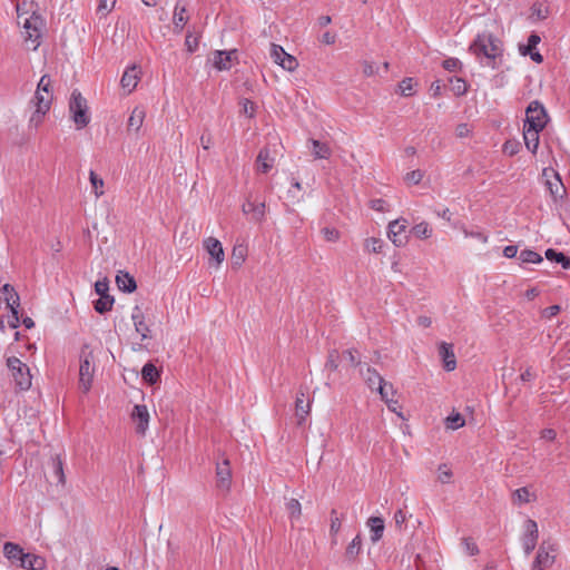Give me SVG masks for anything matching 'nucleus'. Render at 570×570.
Segmentation results:
<instances>
[{"label": "nucleus", "instance_id": "7c9ffc66", "mask_svg": "<svg viewBox=\"0 0 570 570\" xmlns=\"http://www.w3.org/2000/svg\"><path fill=\"white\" fill-rule=\"evenodd\" d=\"M232 52L217 50L214 53V67L217 70H228L230 68Z\"/></svg>", "mask_w": 570, "mask_h": 570}, {"label": "nucleus", "instance_id": "a878e982", "mask_svg": "<svg viewBox=\"0 0 570 570\" xmlns=\"http://www.w3.org/2000/svg\"><path fill=\"white\" fill-rule=\"evenodd\" d=\"M145 116V110L141 107H135L128 119L127 130L137 132L144 124Z\"/></svg>", "mask_w": 570, "mask_h": 570}, {"label": "nucleus", "instance_id": "09e8293b", "mask_svg": "<svg viewBox=\"0 0 570 570\" xmlns=\"http://www.w3.org/2000/svg\"><path fill=\"white\" fill-rule=\"evenodd\" d=\"M4 302L7 304V307L10 309V313H13L14 311H19L20 297L17 292H13L10 295L6 296Z\"/></svg>", "mask_w": 570, "mask_h": 570}, {"label": "nucleus", "instance_id": "a211bd4d", "mask_svg": "<svg viewBox=\"0 0 570 570\" xmlns=\"http://www.w3.org/2000/svg\"><path fill=\"white\" fill-rule=\"evenodd\" d=\"M116 284L119 291L124 293H132L137 288V283L134 276L128 272L120 271L116 276Z\"/></svg>", "mask_w": 570, "mask_h": 570}, {"label": "nucleus", "instance_id": "ddd939ff", "mask_svg": "<svg viewBox=\"0 0 570 570\" xmlns=\"http://www.w3.org/2000/svg\"><path fill=\"white\" fill-rule=\"evenodd\" d=\"M131 419L136 423L137 434L145 435L148 430L149 412L146 405L137 404L131 412Z\"/></svg>", "mask_w": 570, "mask_h": 570}, {"label": "nucleus", "instance_id": "2eb2a0df", "mask_svg": "<svg viewBox=\"0 0 570 570\" xmlns=\"http://www.w3.org/2000/svg\"><path fill=\"white\" fill-rule=\"evenodd\" d=\"M131 320L136 332L140 334L142 341L151 337L150 328L145 323V315L138 305L132 308Z\"/></svg>", "mask_w": 570, "mask_h": 570}, {"label": "nucleus", "instance_id": "f3484780", "mask_svg": "<svg viewBox=\"0 0 570 570\" xmlns=\"http://www.w3.org/2000/svg\"><path fill=\"white\" fill-rule=\"evenodd\" d=\"M439 354L442 357L444 368L449 372L453 371L456 366L453 346L442 342L439 346Z\"/></svg>", "mask_w": 570, "mask_h": 570}, {"label": "nucleus", "instance_id": "13d9d810", "mask_svg": "<svg viewBox=\"0 0 570 570\" xmlns=\"http://www.w3.org/2000/svg\"><path fill=\"white\" fill-rule=\"evenodd\" d=\"M520 149V142L515 140H507L503 144V153L509 156H514Z\"/></svg>", "mask_w": 570, "mask_h": 570}, {"label": "nucleus", "instance_id": "1a4fd4ad", "mask_svg": "<svg viewBox=\"0 0 570 570\" xmlns=\"http://www.w3.org/2000/svg\"><path fill=\"white\" fill-rule=\"evenodd\" d=\"M556 544L551 542L550 539L543 541L532 563V570H544L550 568L556 560Z\"/></svg>", "mask_w": 570, "mask_h": 570}, {"label": "nucleus", "instance_id": "37998d69", "mask_svg": "<svg viewBox=\"0 0 570 570\" xmlns=\"http://www.w3.org/2000/svg\"><path fill=\"white\" fill-rule=\"evenodd\" d=\"M286 511L291 519H298L301 517V503L296 499H289L286 502Z\"/></svg>", "mask_w": 570, "mask_h": 570}, {"label": "nucleus", "instance_id": "49530a36", "mask_svg": "<svg viewBox=\"0 0 570 570\" xmlns=\"http://www.w3.org/2000/svg\"><path fill=\"white\" fill-rule=\"evenodd\" d=\"M540 41H541L540 36L538 33L532 32L528 38V43L519 46L520 53L522 55V51H527V50H535V48Z\"/></svg>", "mask_w": 570, "mask_h": 570}, {"label": "nucleus", "instance_id": "f257e3e1", "mask_svg": "<svg viewBox=\"0 0 570 570\" xmlns=\"http://www.w3.org/2000/svg\"><path fill=\"white\" fill-rule=\"evenodd\" d=\"M470 51L480 59L494 61L502 55L501 41L491 32L479 33L470 45Z\"/></svg>", "mask_w": 570, "mask_h": 570}, {"label": "nucleus", "instance_id": "f03ea898", "mask_svg": "<svg viewBox=\"0 0 570 570\" xmlns=\"http://www.w3.org/2000/svg\"><path fill=\"white\" fill-rule=\"evenodd\" d=\"M18 23L22 27V36L26 41H31L36 50L40 46V38L43 28L42 18L33 12L31 16L23 17V14L18 13Z\"/></svg>", "mask_w": 570, "mask_h": 570}, {"label": "nucleus", "instance_id": "423d86ee", "mask_svg": "<svg viewBox=\"0 0 570 570\" xmlns=\"http://www.w3.org/2000/svg\"><path fill=\"white\" fill-rule=\"evenodd\" d=\"M7 366L11 371L16 386L21 391L29 390L32 380L29 367L16 356L7 360Z\"/></svg>", "mask_w": 570, "mask_h": 570}, {"label": "nucleus", "instance_id": "bb28decb", "mask_svg": "<svg viewBox=\"0 0 570 570\" xmlns=\"http://www.w3.org/2000/svg\"><path fill=\"white\" fill-rule=\"evenodd\" d=\"M394 520L396 524L397 531H407L409 530V523H411L412 529L415 530V525H421V522L419 519H413L412 515H410V519L406 521V515L402 510H397L394 514Z\"/></svg>", "mask_w": 570, "mask_h": 570}, {"label": "nucleus", "instance_id": "ea45409f", "mask_svg": "<svg viewBox=\"0 0 570 570\" xmlns=\"http://www.w3.org/2000/svg\"><path fill=\"white\" fill-rule=\"evenodd\" d=\"M89 179H90L91 187H92V190H94V194L96 195V197H100L101 195H104L102 178H100L94 170H90Z\"/></svg>", "mask_w": 570, "mask_h": 570}, {"label": "nucleus", "instance_id": "39448f33", "mask_svg": "<svg viewBox=\"0 0 570 570\" xmlns=\"http://www.w3.org/2000/svg\"><path fill=\"white\" fill-rule=\"evenodd\" d=\"M542 177L552 202L557 204L563 200L567 196V188L562 183L560 174L551 167H546L542 170Z\"/></svg>", "mask_w": 570, "mask_h": 570}, {"label": "nucleus", "instance_id": "8fccbe9b", "mask_svg": "<svg viewBox=\"0 0 570 570\" xmlns=\"http://www.w3.org/2000/svg\"><path fill=\"white\" fill-rule=\"evenodd\" d=\"M338 357H340V354H338L337 350L330 351L327 361L325 363V368H327L330 371H336L338 367Z\"/></svg>", "mask_w": 570, "mask_h": 570}, {"label": "nucleus", "instance_id": "6e6552de", "mask_svg": "<svg viewBox=\"0 0 570 570\" xmlns=\"http://www.w3.org/2000/svg\"><path fill=\"white\" fill-rule=\"evenodd\" d=\"M52 101V94H42L37 90L31 104L36 107L29 121L35 127H38L42 122L43 116L49 111Z\"/></svg>", "mask_w": 570, "mask_h": 570}, {"label": "nucleus", "instance_id": "bf43d9fd", "mask_svg": "<svg viewBox=\"0 0 570 570\" xmlns=\"http://www.w3.org/2000/svg\"><path fill=\"white\" fill-rule=\"evenodd\" d=\"M200 144L205 150H208L214 145V138L208 128L204 129V132L200 136Z\"/></svg>", "mask_w": 570, "mask_h": 570}, {"label": "nucleus", "instance_id": "052dcab7", "mask_svg": "<svg viewBox=\"0 0 570 570\" xmlns=\"http://www.w3.org/2000/svg\"><path fill=\"white\" fill-rule=\"evenodd\" d=\"M424 174L422 170L420 169H415V170H412L410 173L406 174L405 176V180L407 183H411V184H414V185H417L420 184V181L422 180Z\"/></svg>", "mask_w": 570, "mask_h": 570}, {"label": "nucleus", "instance_id": "cd10ccee", "mask_svg": "<svg viewBox=\"0 0 570 570\" xmlns=\"http://www.w3.org/2000/svg\"><path fill=\"white\" fill-rule=\"evenodd\" d=\"M544 255L548 261L560 264L563 269L570 268V257L564 253L548 248Z\"/></svg>", "mask_w": 570, "mask_h": 570}, {"label": "nucleus", "instance_id": "c85d7f7f", "mask_svg": "<svg viewBox=\"0 0 570 570\" xmlns=\"http://www.w3.org/2000/svg\"><path fill=\"white\" fill-rule=\"evenodd\" d=\"M309 141L312 144V155L316 159L330 158L332 151H331L330 146L326 142H323V141H320L316 139H311Z\"/></svg>", "mask_w": 570, "mask_h": 570}, {"label": "nucleus", "instance_id": "4d7b16f0", "mask_svg": "<svg viewBox=\"0 0 570 570\" xmlns=\"http://www.w3.org/2000/svg\"><path fill=\"white\" fill-rule=\"evenodd\" d=\"M116 0H99L97 11L102 16L108 14L115 7Z\"/></svg>", "mask_w": 570, "mask_h": 570}, {"label": "nucleus", "instance_id": "2f4dec72", "mask_svg": "<svg viewBox=\"0 0 570 570\" xmlns=\"http://www.w3.org/2000/svg\"><path fill=\"white\" fill-rule=\"evenodd\" d=\"M115 299L111 295H102L94 302V308L97 313L105 314L112 308Z\"/></svg>", "mask_w": 570, "mask_h": 570}, {"label": "nucleus", "instance_id": "9b49d317", "mask_svg": "<svg viewBox=\"0 0 570 570\" xmlns=\"http://www.w3.org/2000/svg\"><path fill=\"white\" fill-rule=\"evenodd\" d=\"M407 220L399 218L389 224L387 236L390 240L396 246L402 247L407 243Z\"/></svg>", "mask_w": 570, "mask_h": 570}, {"label": "nucleus", "instance_id": "e433bc0d", "mask_svg": "<svg viewBox=\"0 0 570 570\" xmlns=\"http://www.w3.org/2000/svg\"><path fill=\"white\" fill-rule=\"evenodd\" d=\"M411 233L417 238L425 239L431 237L432 228L426 222H421L412 227Z\"/></svg>", "mask_w": 570, "mask_h": 570}, {"label": "nucleus", "instance_id": "4c0bfd02", "mask_svg": "<svg viewBox=\"0 0 570 570\" xmlns=\"http://www.w3.org/2000/svg\"><path fill=\"white\" fill-rule=\"evenodd\" d=\"M173 20L176 28L180 30L184 28L188 20L186 16V8L184 6L180 7L179 3L176 4Z\"/></svg>", "mask_w": 570, "mask_h": 570}, {"label": "nucleus", "instance_id": "58836bf2", "mask_svg": "<svg viewBox=\"0 0 570 570\" xmlns=\"http://www.w3.org/2000/svg\"><path fill=\"white\" fill-rule=\"evenodd\" d=\"M416 85V82L414 81L413 78H404L400 83H399V92L404 96V97H410V96H413L415 90H414V86Z\"/></svg>", "mask_w": 570, "mask_h": 570}, {"label": "nucleus", "instance_id": "338daca9", "mask_svg": "<svg viewBox=\"0 0 570 570\" xmlns=\"http://www.w3.org/2000/svg\"><path fill=\"white\" fill-rule=\"evenodd\" d=\"M443 68L448 71H455L461 67V61L456 58H448L443 61Z\"/></svg>", "mask_w": 570, "mask_h": 570}, {"label": "nucleus", "instance_id": "a19ab883", "mask_svg": "<svg viewBox=\"0 0 570 570\" xmlns=\"http://www.w3.org/2000/svg\"><path fill=\"white\" fill-rule=\"evenodd\" d=\"M376 391L380 393L381 399L384 402L393 400L392 397H390V394L392 396H394L395 393H396L395 389L393 387V384L392 383H387L386 381L381 386H377Z\"/></svg>", "mask_w": 570, "mask_h": 570}, {"label": "nucleus", "instance_id": "0eeeda50", "mask_svg": "<svg viewBox=\"0 0 570 570\" xmlns=\"http://www.w3.org/2000/svg\"><path fill=\"white\" fill-rule=\"evenodd\" d=\"M548 120V114L543 105L538 100H533L527 107L523 127L543 130Z\"/></svg>", "mask_w": 570, "mask_h": 570}, {"label": "nucleus", "instance_id": "473e14b6", "mask_svg": "<svg viewBox=\"0 0 570 570\" xmlns=\"http://www.w3.org/2000/svg\"><path fill=\"white\" fill-rule=\"evenodd\" d=\"M364 380L371 390H373L376 384L377 386H381L385 382V380L380 375V373L371 366L366 367V374L364 375Z\"/></svg>", "mask_w": 570, "mask_h": 570}, {"label": "nucleus", "instance_id": "f8f14e48", "mask_svg": "<svg viewBox=\"0 0 570 570\" xmlns=\"http://www.w3.org/2000/svg\"><path fill=\"white\" fill-rule=\"evenodd\" d=\"M311 411V401L307 395V389L299 387L295 400V414L297 424L302 425Z\"/></svg>", "mask_w": 570, "mask_h": 570}, {"label": "nucleus", "instance_id": "aec40b11", "mask_svg": "<svg viewBox=\"0 0 570 570\" xmlns=\"http://www.w3.org/2000/svg\"><path fill=\"white\" fill-rule=\"evenodd\" d=\"M243 212L246 215H252V220L262 222L265 217V203H254L247 200L243 205Z\"/></svg>", "mask_w": 570, "mask_h": 570}, {"label": "nucleus", "instance_id": "b1692460", "mask_svg": "<svg viewBox=\"0 0 570 570\" xmlns=\"http://www.w3.org/2000/svg\"><path fill=\"white\" fill-rule=\"evenodd\" d=\"M540 129L524 128L523 127V139L525 147L532 154H535L539 147V134Z\"/></svg>", "mask_w": 570, "mask_h": 570}, {"label": "nucleus", "instance_id": "4be33fe9", "mask_svg": "<svg viewBox=\"0 0 570 570\" xmlns=\"http://www.w3.org/2000/svg\"><path fill=\"white\" fill-rule=\"evenodd\" d=\"M45 564L43 558L26 552L18 566L27 570H42Z\"/></svg>", "mask_w": 570, "mask_h": 570}, {"label": "nucleus", "instance_id": "774afa93", "mask_svg": "<svg viewBox=\"0 0 570 570\" xmlns=\"http://www.w3.org/2000/svg\"><path fill=\"white\" fill-rule=\"evenodd\" d=\"M514 495L518 498V501L520 503H528V502H530V492L524 487L515 490Z\"/></svg>", "mask_w": 570, "mask_h": 570}, {"label": "nucleus", "instance_id": "9d476101", "mask_svg": "<svg viewBox=\"0 0 570 570\" xmlns=\"http://www.w3.org/2000/svg\"><path fill=\"white\" fill-rule=\"evenodd\" d=\"M271 58L276 65L291 72L296 70L298 67L297 59L287 53L282 46L276 43L271 45Z\"/></svg>", "mask_w": 570, "mask_h": 570}, {"label": "nucleus", "instance_id": "72a5a7b5", "mask_svg": "<svg viewBox=\"0 0 570 570\" xmlns=\"http://www.w3.org/2000/svg\"><path fill=\"white\" fill-rule=\"evenodd\" d=\"M549 16V8L541 2H534L531 6V14L530 18L534 21H540L547 19Z\"/></svg>", "mask_w": 570, "mask_h": 570}, {"label": "nucleus", "instance_id": "c756f323", "mask_svg": "<svg viewBox=\"0 0 570 570\" xmlns=\"http://www.w3.org/2000/svg\"><path fill=\"white\" fill-rule=\"evenodd\" d=\"M142 380L149 385L155 384L160 379V372L153 363H146L141 370Z\"/></svg>", "mask_w": 570, "mask_h": 570}, {"label": "nucleus", "instance_id": "f704fd0d", "mask_svg": "<svg viewBox=\"0 0 570 570\" xmlns=\"http://www.w3.org/2000/svg\"><path fill=\"white\" fill-rule=\"evenodd\" d=\"M519 259L523 264H540L543 261L542 256L532 249L521 250Z\"/></svg>", "mask_w": 570, "mask_h": 570}, {"label": "nucleus", "instance_id": "c03bdc74", "mask_svg": "<svg viewBox=\"0 0 570 570\" xmlns=\"http://www.w3.org/2000/svg\"><path fill=\"white\" fill-rule=\"evenodd\" d=\"M383 246H384V242L380 238L371 237V238H367L365 242V248L370 253L379 254L382 252Z\"/></svg>", "mask_w": 570, "mask_h": 570}, {"label": "nucleus", "instance_id": "5701e85b", "mask_svg": "<svg viewBox=\"0 0 570 570\" xmlns=\"http://www.w3.org/2000/svg\"><path fill=\"white\" fill-rule=\"evenodd\" d=\"M205 247L208 254L220 264L224 261V250L220 242L214 237H209L205 240Z\"/></svg>", "mask_w": 570, "mask_h": 570}, {"label": "nucleus", "instance_id": "79ce46f5", "mask_svg": "<svg viewBox=\"0 0 570 570\" xmlns=\"http://www.w3.org/2000/svg\"><path fill=\"white\" fill-rule=\"evenodd\" d=\"M445 423L448 429L456 430L464 425L465 420L460 413H453L446 417Z\"/></svg>", "mask_w": 570, "mask_h": 570}, {"label": "nucleus", "instance_id": "e2e57ef3", "mask_svg": "<svg viewBox=\"0 0 570 570\" xmlns=\"http://www.w3.org/2000/svg\"><path fill=\"white\" fill-rule=\"evenodd\" d=\"M95 291H96V293L99 296L109 295L108 294V291H109V282H108V279L105 278V279H101V281H97L95 283Z\"/></svg>", "mask_w": 570, "mask_h": 570}, {"label": "nucleus", "instance_id": "dca6fc26", "mask_svg": "<svg viewBox=\"0 0 570 570\" xmlns=\"http://www.w3.org/2000/svg\"><path fill=\"white\" fill-rule=\"evenodd\" d=\"M257 171L262 174H267L275 164V157L271 154V150L268 147H264L259 150L257 158Z\"/></svg>", "mask_w": 570, "mask_h": 570}, {"label": "nucleus", "instance_id": "6ab92c4d", "mask_svg": "<svg viewBox=\"0 0 570 570\" xmlns=\"http://www.w3.org/2000/svg\"><path fill=\"white\" fill-rule=\"evenodd\" d=\"M136 66L127 68L120 79V85L122 89L127 90L129 94L136 88L139 76Z\"/></svg>", "mask_w": 570, "mask_h": 570}, {"label": "nucleus", "instance_id": "603ef678", "mask_svg": "<svg viewBox=\"0 0 570 570\" xmlns=\"http://www.w3.org/2000/svg\"><path fill=\"white\" fill-rule=\"evenodd\" d=\"M462 544L469 556H474L479 552L478 546L474 542L473 537H464L462 539Z\"/></svg>", "mask_w": 570, "mask_h": 570}, {"label": "nucleus", "instance_id": "c9c22d12", "mask_svg": "<svg viewBox=\"0 0 570 570\" xmlns=\"http://www.w3.org/2000/svg\"><path fill=\"white\" fill-rule=\"evenodd\" d=\"M450 81V85H451V90L453 91V94L458 97L460 96H463L466 94L468 91V83L466 81L463 79V78H459V77H451L449 79Z\"/></svg>", "mask_w": 570, "mask_h": 570}, {"label": "nucleus", "instance_id": "864d4df0", "mask_svg": "<svg viewBox=\"0 0 570 570\" xmlns=\"http://www.w3.org/2000/svg\"><path fill=\"white\" fill-rule=\"evenodd\" d=\"M343 357L346 358L352 366H357L361 364V360L358 357V352L355 348H348L343 352Z\"/></svg>", "mask_w": 570, "mask_h": 570}, {"label": "nucleus", "instance_id": "680f3d73", "mask_svg": "<svg viewBox=\"0 0 570 570\" xmlns=\"http://www.w3.org/2000/svg\"><path fill=\"white\" fill-rule=\"evenodd\" d=\"M50 87H51L50 77L48 75H43L40 78L37 90H40V92H42V94H51Z\"/></svg>", "mask_w": 570, "mask_h": 570}, {"label": "nucleus", "instance_id": "7ed1b4c3", "mask_svg": "<svg viewBox=\"0 0 570 570\" xmlns=\"http://www.w3.org/2000/svg\"><path fill=\"white\" fill-rule=\"evenodd\" d=\"M69 112L77 129H82L89 125L90 116L87 100L78 89H75L71 92L69 99Z\"/></svg>", "mask_w": 570, "mask_h": 570}, {"label": "nucleus", "instance_id": "20e7f679", "mask_svg": "<svg viewBox=\"0 0 570 570\" xmlns=\"http://www.w3.org/2000/svg\"><path fill=\"white\" fill-rule=\"evenodd\" d=\"M89 346L85 344L80 352V366H79V387L83 393L89 392L92 384L95 365L92 363V352L88 351Z\"/></svg>", "mask_w": 570, "mask_h": 570}, {"label": "nucleus", "instance_id": "69168bd1", "mask_svg": "<svg viewBox=\"0 0 570 570\" xmlns=\"http://www.w3.org/2000/svg\"><path fill=\"white\" fill-rule=\"evenodd\" d=\"M322 233L328 242H336L340 238V233L335 228L324 227Z\"/></svg>", "mask_w": 570, "mask_h": 570}, {"label": "nucleus", "instance_id": "393cba45", "mask_svg": "<svg viewBox=\"0 0 570 570\" xmlns=\"http://www.w3.org/2000/svg\"><path fill=\"white\" fill-rule=\"evenodd\" d=\"M3 552L8 560H10L11 563L17 566L19 564L20 560L26 553L19 544L12 542H7L4 544Z\"/></svg>", "mask_w": 570, "mask_h": 570}, {"label": "nucleus", "instance_id": "3c124183", "mask_svg": "<svg viewBox=\"0 0 570 570\" xmlns=\"http://www.w3.org/2000/svg\"><path fill=\"white\" fill-rule=\"evenodd\" d=\"M452 471L446 464L439 465V481L443 484L450 483L452 479Z\"/></svg>", "mask_w": 570, "mask_h": 570}, {"label": "nucleus", "instance_id": "de8ad7c7", "mask_svg": "<svg viewBox=\"0 0 570 570\" xmlns=\"http://www.w3.org/2000/svg\"><path fill=\"white\" fill-rule=\"evenodd\" d=\"M361 537H354L353 540L347 546L346 556L348 558L356 557L361 551Z\"/></svg>", "mask_w": 570, "mask_h": 570}, {"label": "nucleus", "instance_id": "5fc2aeb1", "mask_svg": "<svg viewBox=\"0 0 570 570\" xmlns=\"http://www.w3.org/2000/svg\"><path fill=\"white\" fill-rule=\"evenodd\" d=\"M245 248L243 246L234 247L232 254V261L234 265L240 266L245 261Z\"/></svg>", "mask_w": 570, "mask_h": 570}, {"label": "nucleus", "instance_id": "4468645a", "mask_svg": "<svg viewBox=\"0 0 570 570\" xmlns=\"http://www.w3.org/2000/svg\"><path fill=\"white\" fill-rule=\"evenodd\" d=\"M217 487L222 490H228L232 482V470L228 459H224L216 465Z\"/></svg>", "mask_w": 570, "mask_h": 570}, {"label": "nucleus", "instance_id": "a18cd8bd", "mask_svg": "<svg viewBox=\"0 0 570 570\" xmlns=\"http://www.w3.org/2000/svg\"><path fill=\"white\" fill-rule=\"evenodd\" d=\"M367 525L374 534H380L384 531V520L380 517H371L367 520Z\"/></svg>", "mask_w": 570, "mask_h": 570}, {"label": "nucleus", "instance_id": "0e129e2a", "mask_svg": "<svg viewBox=\"0 0 570 570\" xmlns=\"http://www.w3.org/2000/svg\"><path fill=\"white\" fill-rule=\"evenodd\" d=\"M331 534H335L341 530V520L337 517L336 510L331 512Z\"/></svg>", "mask_w": 570, "mask_h": 570}, {"label": "nucleus", "instance_id": "412c9836", "mask_svg": "<svg viewBox=\"0 0 570 570\" xmlns=\"http://www.w3.org/2000/svg\"><path fill=\"white\" fill-rule=\"evenodd\" d=\"M50 468L52 478L56 480L57 484L65 485L66 475L63 472V460L60 454H56L50 459Z\"/></svg>", "mask_w": 570, "mask_h": 570}, {"label": "nucleus", "instance_id": "6e6d98bb", "mask_svg": "<svg viewBox=\"0 0 570 570\" xmlns=\"http://www.w3.org/2000/svg\"><path fill=\"white\" fill-rule=\"evenodd\" d=\"M240 106H242V112L244 115L248 116L249 118L254 117L255 104L252 100L244 98L240 100Z\"/></svg>", "mask_w": 570, "mask_h": 570}]
</instances>
